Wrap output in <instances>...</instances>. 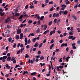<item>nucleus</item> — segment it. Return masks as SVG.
Masks as SVG:
<instances>
[{"label": "nucleus", "instance_id": "obj_11", "mask_svg": "<svg viewBox=\"0 0 80 80\" xmlns=\"http://www.w3.org/2000/svg\"><path fill=\"white\" fill-rule=\"evenodd\" d=\"M28 62L29 63H31L32 64V63H34V61H33V60H30V59H29L28 60Z\"/></svg>", "mask_w": 80, "mask_h": 80}, {"label": "nucleus", "instance_id": "obj_9", "mask_svg": "<svg viewBox=\"0 0 80 80\" xmlns=\"http://www.w3.org/2000/svg\"><path fill=\"white\" fill-rule=\"evenodd\" d=\"M62 13L64 14V15H67L68 14V11H67L66 10L64 11H63L62 12Z\"/></svg>", "mask_w": 80, "mask_h": 80}, {"label": "nucleus", "instance_id": "obj_47", "mask_svg": "<svg viewBox=\"0 0 80 80\" xmlns=\"http://www.w3.org/2000/svg\"><path fill=\"white\" fill-rule=\"evenodd\" d=\"M25 42H28V40H27V38H25L24 40Z\"/></svg>", "mask_w": 80, "mask_h": 80}, {"label": "nucleus", "instance_id": "obj_42", "mask_svg": "<svg viewBox=\"0 0 80 80\" xmlns=\"http://www.w3.org/2000/svg\"><path fill=\"white\" fill-rule=\"evenodd\" d=\"M46 42H47V40H46V39H45L43 41V43H46Z\"/></svg>", "mask_w": 80, "mask_h": 80}, {"label": "nucleus", "instance_id": "obj_49", "mask_svg": "<svg viewBox=\"0 0 80 80\" xmlns=\"http://www.w3.org/2000/svg\"><path fill=\"white\" fill-rule=\"evenodd\" d=\"M10 53H8L7 54V57H10Z\"/></svg>", "mask_w": 80, "mask_h": 80}, {"label": "nucleus", "instance_id": "obj_40", "mask_svg": "<svg viewBox=\"0 0 80 80\" xmlns=\"http://www.w3.org/2000/svg\"><path fill=\"white\" fill-rule=\"evenodd\" d=\"M76 45V44H75V43H73L72 44V47H74L75 46V45Z\"/></svg>", "mask_w": 80, "mask_h": 80}, {"label": "nucleus", "instance_id": "obj_38", "mask_svg": "<svg viewBox=\"0 0 80 80\" xmlns=\"http://www.w3.org/2000/svg\"><path fill=\"white\" fill-rule=\"evenodd\" d=\"M15 15H14V16H19V13H15Z\"/></svg>", "mask_w": 80, "mask_h": 80}, {"label": "nucleus", "instance_id": "obj_27", "mask_svg": "<svg viewBox=\"0 0 80 80\" xmlns=\"http://www.w3.org/2000/svg\"><path fill=\"white\" fill-rule=\"evenodd\" d=\"M52 21H50L48 22V25H49V26H50V25H52Z\"/></svg>", "mask_w": 80, "mask_h": 80}, {"label": "nucleus", "instance_id": "obj_30", "mask_svg": "<svg viewBox=\"0 0 80 80\" xmlns=\"http://www.w3.org/2000/svg\"><path fill=\"white\" fill-rule=\"evenodd\" d=\"M70 58V57L68 56V57H67L66 58V60L67 61V62H68V59Z\"/></svg>", "mask_w": 80, "mask_h": 80}, {"label": "nucleus", "instance_id": "obj_33", "mask_svg": "<svg viewBox=\"0 0 80 80\" xmlns=\"http://www.w3.org/2000/svg\"><path fill=\"white\" fill-rule=\"evenodd\" d=\"M28 57H29V56L28 55V54H27L25 56V58H28Z\"/></svg>", "mask_w": 80, "mask_h": 80}, {"label": "nucleus", "instance_id": "obj_57", "mask_svg": "<svg viewBox=\"0 0 80 80\" xmlns=\"http://www.w3.org/2000/svg\"><path fill=\"white\" fill-rule=\"evenodd\" d=\"M26 48L28 49V48H30V46L29 45H27L26 46Z\"/></svg>", "mask_w": 80, "mask_h": 80}, {"label": "nucleus", "instance_id": "obj_4", "mask_svg": "<svg viewBox=\"0 0 80 80\" xmlns=\"http://www.w3.org/2000/svg\"><path fill=\"white\" fill-rule=\"evenodd\" d=\"M9 21H10V18L8 17L5 20V23H8Z\"/></svg>", "mask_w": 80, "mask_h": 80}, {"label": "nucleus", "instance_id": "obj_32", "mask_svg": "<svg viewBox=\"0 0 80 80\" xmlns=\"http://www.w3.org/2000/svg\"><path fill=\"white\" fill-rule=\"evenodd\" d=\"M11 18H12V19H13V20H14V19H15V15L12 16L11 17Z\"/></svg>", "mask_w": 80, "mask_h": 80}, {"label": "nucleus", "instance_id": "obj_5", "mask_svg": "<svg viewBox=\"0 0 80 80\" xmlns=\"http://www.w3.org/2000/svg\"><path fill=\"white\" fill-rule=\"evenodd\" d=\"M10 33V31L9 30H7L5 32V35H8Z\"/></svg>", "mask_w": 80, "mask_h": 80}, {"label": "nucleus", "instance_id": "obj_16", "mask_svg": "<svg viewBox=\"0 0 80 80\" xmlns=\"http://www.w3.org/2000/svg\"><path fill=\"white\" fill-rule=\"evenodd\" d=\"M39 44H38V42H36L35 44L34 45V47H37L38 46Z\"/></svg>", "mask_w": 80, "mask_h": 80}, {"label": "nucleus", "instance_id": "obj_15", "mask_svg": "<svg viewBox=\"0 0 80 80\" xmlns=\"http://www.w3.org/2000/svg\"><path fill=\"white\" fill-rule=\"evenodd\" d=\"M7 60L8 62H9V61H10V60H11V57H8L7 59Z\"/></svg>", "mask_w": 80, "mask_h": 80}, {"label": "nucleus", "instance_id": "obj_19", "mask_svg": "<svg viewBox=\"0 0 80 80\" xmlns=\"http://www.w3.org/2000/svg\"><path fill=\"white\" fill-rule=\"evenodd\" d=\"M44 18H45V17L43 16H42L40 18V20H42L43 19H44Z\"/></svg>", "mask_w": 80, "mask_h": 80}, {"label": "nucleus", "instance_id": "obj_64", "mask_svg": "<svg viewBox=\"0 0 80 80\" xmlns=\"http://www.w3.org/2000/svg\"><path fill=\"white\" fill-rule=\"evenodd\" d=\"M2 7H5V3H3L2 4Z\"/></svg>", "mask_w": 80, "mask_h": 80}, {"label": "nucleus", "instance_id": "obj_21", "mask_svg": "<svg viewBox=\"0 0 80 80\" xmlns=\"http://www.w3.org/2000/svg\"><path fill=\"white\" fill-rule=\"evenodd\" d=\"M15 58H16V57H15L14 58V56H13L12 57V58L11 59V61L12 62H13V61L15 59Z\"/></svg>", "mask_w": 80, "mask_h": 80}, {"label": "nucleus", "instance_id": "obj_46", "mask_svg": "<svg viewBox=\"0 0 80 80\" xmlns=\"http://www.w3.org/2000/svg\"><path fill=\"white\" fill-rule=\"evenodd\" d=\"M57 19L56 18H55L54 20V22H55V23H57Z\"/></svg>", "mask_w": 80, "mask_h": 80}, {"label": "nucleus", "instance_id": "obj_14", "mask_svg": "<svg viewBox=\"0 0 80 80\" xmlns=\"http://www.w3.org/2000/svg\"><path fill=\"white\" fill-rule=\"evenodd\" d=\"M23 15L24 16V17H28V15H27L26 13V12H23Z\"/></svg>", "mask_w": 80, "mask_h": 80}, {"label": "nucleus", "instance_id": "obj_6", "mask_svg": "<svg viewBox=\"0 0 80 80\" xmlns=\"http://www.w3.org/2000/svg\"><path fill=\"white\" fill-rule=\"evenodd\" d=\"M22 29L21 28L19 29L17 31V34H20V33L22 32Z\"/></svg>", "mask_w": 80, "mask_h": 80}, {"label": "nucleus", "instance_id": "obj_8", "mask_svg": "<svg viewBox=\"0 0 80 80\" xmlns=\"http://www.w3.org/2000/svg\"><path fill=\"white\" fill-rule=\"evenodd\" d=\"M7 58V56H4L3 57H1L0 58V60H2V59H6Z\"/></svg>", "mask_w": 80, "mask_h": 80}, {"label": "nucleus", "instance_id": "obj_17", "mask_svg": "<svg viewBox=\"0 0 80 80\" xmlns=\"http://www.w3.org/2000/svg\"><path fill=\"white\" fill-rule=\"evenodd\" d=\"M72 17H73L74 19L75 20H77V16L72 15Z\"/></svg>", "mask_w": 80, "mask_h": 80}, {"label": "nucleus", "instance_id": "obj_59", "mask_svg": "<svg viewBox=\"0 0 80 80\" xmlns=\"http://www.w3.org/2000/svg\"><path fill=\"white\" fill-rule=\"evenodd\" d=\"M2 60L3 62H5V59L2 58Z\"/></svg>", "mask_w": 80, "mask_h": 80}, {"label": "nucleus", "instance_id": "obj_58", "mask_svg": "<svg viewBox=\"0 0 80 80\" xmlns=\"http://www.w3.org/2000/svg\"><path fill=\"white\" fill-rule=\"evenodd\" d=\"M78 32H80V30L79 28H77Z\"/></svg>", "mask_w": 80, "mask_h": 80}, {"label": "nucleus", "instance_id": "obj_54", "mask_svg": "<svg viewBox=\"0 0 80 80\" xmlns=\"http://www.w3.org/2000/svg\"><path fill=\"white\" fill-rule=\"evenodd\" d=\"M20 46V43H19L18 44L17 47H19Z\"/></svg>", "mask_w": 80, "mask_h": 80}, {"label": "nucleus", "instance_id": "obj_51", "mask_svg": "<svg viewBox=\"0 0 80 80\" xmlns=\"http://www.w3.org/2000/svg\"><path fill=\"white\" fill-rule=\"evenodd\" d=\"M36 33H39L40 32V30L39 29H38L36 31Z\"/></svg>", "mask_w": 80, "mask_h": 80}, {"label": "nucleus", "instance_id": "obj_10", "mask_svg": "<svg viewBox=\"0 0 80 80\" xmlns=\"http://www.w3.org/2000/svg\"><path fill=\"white\" fill-rule=\"evenodd\" d=\"M3 10H2V11L0 12V15H1V16H3L4 15H5V12H3Z\"/></svg>", "mask_w": 80, "mask_h": 80}, {"label": "nucleus", "instance_id": "obj_61", "mask_svg": "<svg viewBox=\"0 0 80 80\" xmlns=\"http://www.w3.org/2000/svg\"><path fill=\"white\" fill-rule=\"evenodd\" d=\"M69 3H70V2L69 1H68L67 2H66V4H70Z\"/></svg>", "mask_w": 80, "mask_h": 80}, {"label": "nucleus", "instance_id": "obj_53", "mask_svg": "<svg viewBox=\"0 0 80 80\" xmlns=\"http://www.w3.org/2000/svg\"><path fill=\"white\" fill-rule=\"evenodd\" d=\"M19 66H20V65H17L15 67V68H17L18 67H19Z\"/></svg>", "mask_w": 80, "mask_h": 80}, {"label": "nucleus", "instance_id": "obj_35", "mask_svg": "<svg viewBox=\"0 0 80 80\" xmlns=\"http://www.w3.org/2000/svg\"><path fill=\"white\" fill-rule=\"evenodd\" d=\"M73 51L71 50L70 52V54L71 55H73Z\"/></svg>", "mask_w": 80, "mask_h": 80}, {"label": "nucleus", "instance_id": "obj_1", "mask_svg": "<svg viewBox=\"0 0 80 80\" xmlns=\"http://www.w3.org/2000/svg\"><path fill=\"white\" fill-rule=\"evenodd\" d=\"M57 70L58 72H60L61 71V69H60L59 68L62 69V68H63V66H59L58 67H57Z\"/></svg>", "mask_w": 80, "mask_h": 80}, {"label": "nucleus", "instance_id": "obj_62", "mask_svg": "<svg viewBox=\"0 0 80 80\" xmlns=\"http://www.w3.org/2000/svg\"><path fill=\"white\" fill-rule=\"evenodd\" d=\"M13 63H16V60H14L13 61Z\"/></svg>", "mask_w": 80, "mask_h": 80}, {"label": "nucleus", "instance_id": "obj_28", "mask_svg": "<svg viewBox=\"0 0 80 80\" xmlns=\"http://www.w3.org/2000/svg\"><path fill=\"white\" fill-rule=\"evenodd\" d=\"M8 40L9 42H11L12 40V38H8Z\"/></svg>", "mask_w": 80, "mask_h": 80}, {"label": "nucleus", "instance_id": "obj_24", "mask_svg": "<svg viewBox=\"0 0 80 80\" xmlns=\"http://www.w3.org/2000/svg\"><path fill=\"white\" fill-rule=\"evenodd\" d=\"M72 38H73V36H69L68 37V39H69V40H70L71 39H72Z\"/></svg>", "mask_w": 80, "mask_h": 80}, {"label": "nucleus", "instance_id": "obj_23", "mask_svg": "<svg viewBox=\"0 0 80 80\" xmlns=\"http://www.w3.org/2000/svg\"><path fill=\"white\" fill-rule=\"evenodd\" d=\"M44 30H45L47 29V26L46 25H44Z\"/></svg>", "mask_w": 80, "mask_h": 80}, {"label": "nucleus", "instance_id": "obj_18", "mask_svg": "<svg viewBox=\"0 0 80 80\" xmlns=\"http://www.w3.org/2000/svg\"><path fill=\"white\" fill-rule=\"evenodd\" d=\"M16 40H18L20 38V37L18 35H17L16 37H15Z\"/></svg>", "mask_w": 80, "mask_h": 80}, {"label": "nucleus", "instance_id": "obj_55", "mask_svg": "<svg viewBox=\"0 0 80 80\" xmlns=\"http://www.w3.org/2000/svg\"><path fill=\"white\" fill-rule=\"evenodd\" d=\"M70 30L71 31H73V27H72L70 29Z\"/></svg>", "mask_w": 80, "mask_h": 80}, {"label": "nucleus", "instance_id": "obj_12", "mask_svg": "<svg viewBox=\"0 0 80 80\" xmlns=\"http://www.w3.org/2000/svg\"><path fill=\"white\" fill-rule=\"evenodd\" d=\"M5 67L8 69H10V67L8 64H6L5 65Z\"/></svg>", "mask_w": 80, "mask_h": 80}, {"label": "nucleus", "instance_id": "obj_20", "mask_svg": "<svg viewBox=\"0 0 80 80\" xmlns=\"http://www.w3.org/2000/svg\"><path fill=\"white\" fill-rule=\"evenodd\" d=\"M36 74H37V72H32L31 73V75H35Z\"/></svg>", "mask_w": 80, "mask_h": 80}, {"label": "nucleus", "instance_id": "obj_22", "mask_svg": "<svg viewBox=\"0 0 80 80\" xmlns=\"http://www.w3.org/2000/svg\"><path fill=\"white\" fill-rule=\"evenodd\" d=\"M22 18H23V15H21L18 18V20H21V19H22Z\"/></svg>", "mask_w": 80, "mask_h": 80}, {"label": "nucleus", "instance_id": "obj_48", "mask_svg": "<svg viewBox=\"0 0 80 80\" xmlns=\"http://www.w3.org/2000/svg\"><path fill=\"white\" fill-rule=\"evenodd\" d=\"M32 50L33 52H35V51H36V50H37V48H33Z\"/></svg>", "mask_w": 80, "mask_h": 80}, {"label": "nucleus", "instance_id": "obj_25", "mask_svg": "<svg viewBox=\"0 0 80 80\" xmlns=\"http://www.w3.org/2000/svg\"><path fill=\"white\" fill-rule=\"evenodd\" d=\"M42 45H43V43H40L39 45V48H41V47H42Z\"/></svg>", "mask_w": 80, "mask_h": 80}, {"label": "nucleus", "instance_id": "obj_37", "mask_svg": "<svg viewBox=\"0 0 80 80\" xmlns=\"http://www.w3.org/2000/svg\"><path fill=\"white\" fill-rule=\"evenodd\" d=\"M32 22V20H30L28 21V23H31Z\"/></svg>", "mask_w": 80, "mask_h": 80}, {"label": "nucleus", "instance_id": "obj_26", "mask_svg": "<svg viewBox=\"0 0 80 80\" xmlns=\"http://www.w3.org/2000/svg\"><path fill=\"white\" fill-rule=\"evenodd\" d=\"M36 40H37V38H35L32 39V42H35V41H36Z\"/></svg>", "mask_w": 80, "mask_h": 80}, {"label": "nucleus", "instance_id": "obj_3", "mask_svg": "<svg viewBox=\"0 0 80 80\" xmlns=\"http://www.w3.org/2000/svg\"><path fill=\"white\" fill-rule=\"evenodd\" d=\"M61 7L62 8H61L62 10H65V8H66V5L65 4H62L61 5Z\"/></svg>", "mask_w": 80, "mask_h": 80}, {"label": "nucleus", "instance_id": "obj_39", "mask_svg": "<svg viewBox=\"0 0 80 80\" xmlns=\"http://www.w3.org/2000/svg\"><path fill=\"white\" fill-rule=\"evenodd\" d=\"M49 5H50L51 4H53V1L50 2H49Z\"/></svg>", "mask_w": 80, "mask_h": 80}, {"label": "nucleus", "instance_id": "obj_45", "mask_svg": "<svg viewBox=\"0 0 80 80\" xmlns=\"http://www.w3.org/2000/svg\"><path fill=\"white\" fill-rule=\"evenodd\" d=\"M48 13V12H44V15H46V14H47Z\"/></svg>", "mask_w": 80, "mask_h": 80}, {"label": "nucleus", "instance_id": "obj_56", "mask_svg": "<svg viewBox=\"0 0 80 80\" xmlns=\"http://www.w3.org/2000/svg\"><path fill=\"white\" fill-rule=\"evenodd\" d=\"M31 35L32 37H34V36H35V34H34L33 33H32L31 34Z\"/></svg>", "mask_w": 80, "mask_h": 80}, {"label": "nucleus", "instance_id": "obj_13", "mask_svg": "<svg viewBox=\"0 0 80 80\" xmlns=\"http://www.w3.org/2000/svg\"><path fill=\"white\" fill-rule=\"evenodd\" d=\"M48 32H49V30L48 29L44 32L43 33V34H44V35H46V34H47V33H48Z\"/></svg>", "mask_w": 80, "mask_h": 80}, {"label": "nucleus", "instance_id": "obj_43", "mask_svg": "<svg viewBox=\"0 0 80 80\" xmlns=\"http://www.w3.org/2000/svg\"><path fill=\"white\" fill-rule=\"evenodd\" d=\"M44 58L43 56H42L40 58V60H43Z\"/></svg>", "mask_w": 80, "mask_h": 80}, {"label": "nucleus", "instance_id": "obj_7", "mask_svg": "<svg viewBox=\"0 0 80 80\" xmlns=\"http://www.w3.org/2000/svg\"><path fill=\"white\" fill-rule=\"evenodd\" d=\"M67 43H66L65 44L63 43L61 45V47H67Z\"/></svg>", "mask_w": 80, "mask_h": 80}, {"label": "nucleus", "instance_id": "obj_41", "mask_svg": "<svg viewBox=\"0 0 80 80\" xmlns=\"http://www.w3.org/2000/svg\"><path fill=\"white\" fill-rule=\"evenodd\" d=\"M31 43V41H30V39H29L28 40V44H30Z\"/></svg>", "mask_w": 80, "mask_h": 80}, {"label": "nucleus", "instance_id": "obj_29", "mask_svg": "<svg viewBox=\"0 0 80 80\" xmlns=\"http://www.w3.org/2000/svg\"><path fill=\"white\" fill-rule=\"evenodd\" d=\"M35 57L36 58H40V55H38L37 56H36Z\"/></svg>", "mask_w": 80, "mask_h": 80}, {"label": "nucleus", "instance_id": "obj_52", "mask_svg": "<svg viewBox=\"0 0 80 80\" xmlns=\"http://www.w3.org/2000/svg\"><path fill=\"white\" fill-rule=\"evenodd\" d=\"M16 47V43H14L13 45V48H15Z\"/></svg>", "mask_w": 80, "mask_h": 80}, {"label": "nucleus", "instance_id": "obj_31", "mask_svg": "<svg viewBox=\"0 0 80 80\" xmlns=\"http://www.w3.org/2000/svg\"><path fill=\"white\" fill-rule=\"evenodd\" d=\"M27 28H25L24 29V33H27Z\"/></svg>", "mask_w": 80, "mask_h": 80}, {"label": "nucleus", "instance_id": "obj_2", "mask_svg": "<svg viewBox=\"0 0 80 80\" xmlns=\"http://www.w3.org/2000/svg\"><path fill=\"white\" fill-rule=\"evenodd\" d=\"M60 16V14H59V13H55L53 14V17H54V18L55 17H58Z\"/></svg>", "mask_w": 80, "mask_h": 80}, {"label": "nucleus", "instance_id": "obj_63", "mask_svg": "<svg viewBox=\"0 0 80 80\" xmlns=\"http://www.w3.org/2000/svg\"><path fill=\"white\" fill-rule=\"evenodd\" d=\"M66 35H67V33L66 32H65L64 33L63 36H64L65 37V36H66Z\"/></svg>", "mask_w": 80, "mask_h": 80}, {"label": "nucleus", "instance_id": "obj_60", "mask_svg": "<svg viewBox=\"0 0 80 80\" xmlns=\"http://www.w3.org/2000/svg\"><path fill=\"white\" fill-rule=\"evenodd\" d=\"M20 53V51L19 50V51H18L17 52V54H19Z\"/></svg>", "mask_w": 80, "mask_h": 80}, {"label": "nucleus", "instance_id": "obj_50", "mask_svg": "<svg viewBox=\"0 0 80 80\" xmlns=\"http://www.w3.org/2000/svg\"><path fill=\"white\" fill-rule=\"evenodd\" d=\"M59 51H60V50L58 49H57L56 51H55V52H59Z\"/></svg>", "mask_w": 80, "mask_h": 80}, {"label": "nucleus", "instance_id": "obj_34", "mask_svg": "<svg viewBox=\"0 0 80 80\" xmlns=\"http://www.w3.org/2000/svg\"><path fill=\"white\" fill-rule=\"evenodd\" d=\"M38 25H39L40 24V20H39L37 22Z\"/></svg>", "mask_w": 80, "mask_h": 80}, {"label": "nucleus", "instance_id": "obj_36", "mask_svg": "<svg viewBox=\"0 0 80 80\" xmlns=\"http://www.w3.org/2000/svg\"><path fill=\"white\" fill-rule=\"evenodd\" d=\"M73 32H72L71 31H70L69 33V34L70 35H73Z\"/></svg>", "mask_w": 80, "mask_h": 80}, {"label": "nucleus", "instance_id": "obj_44", "mask_svg": "<svg viewBox=\"0 0 80 80\" xmlns=\"http://www.w3.org/2000/svg\"><path fill=\"white\" fill-rule=\"evenodd\" d=\"M40 53H41V51H39L38 52V55H40Z\"/></svg>", "mask_w": 80, "mask_h": 80}]
</instances>
